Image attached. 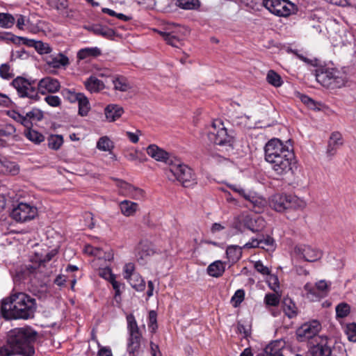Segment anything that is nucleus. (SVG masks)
<instances>
[{"label":"nucleus","instance_id":"f8f14e48","mask_svg":"<svg viewBox=\"0 0 356 356\" xmlns=\"http://www.w3.org/2000/svg\"><path fill=\"white\" fill-rule=\"evenodd\" d=\"M117 186L120 193L124 196L136 200H143L145 198V192L143 189L127 182L122 180L118 181Z\"/></svg>","mask_w":356,"mask_h":356},{"label":"nucleus","instance_id":"423d86ee","mask_svg":"<svg viewBox=\"0 0 356 356\" xmlns=\"http://www.w3.org/2000/svg\"><path fill=\"white\" fill-rule=\"evenodd\" d=\"M316 79L324 87L335 88L345 85L346 76L343 72L336 69L326 68L316 72Z\"/></svg>","mask_w":356,"mask_h":356},{"label":"nucleus","instance_id":"a19ab883","mask_svg":"<svg viewBox=\"0 0 356 356\" xmlns=\"http://www.w3.org/2000/svg\"><path fill=\"white\" fill-rule=\"evenodd\" d=\"M79 104V114L81 116H86L88 115L90 106L88 98L83 95L81 98L78 100Z\"/></svg>","mask_w":356,"mask_h":356},{"label":"nucleus","instance_id":"0eeeda50","mask_svg":"<svg viewBox=\"0 0 356 356\" xmlns=\"http://www.w3.org/2000/svg\"><path fill=\"white\" fill-rule=\"evenodd\" d=\"M264 6L272 14L286 17L295 14L298 8L289 0H263Z\"/></svg>","mask_w":356,"mask_h":356},{"label":"nucleus","instance_id":"a211bd4d","mask_svg":"<svg viewBox=\"0 0 356 356\" xmlns=\"http://www.w3.org/2000/svg\"><path fill=\"white\" fill-rule=\"evenodd\" d=\"M44 60L49 67L55 69L65 67L70 63L67 56L62 53L47 56Z\"/></svg>","mask_w":356,"mask_h":356},{"label":"nucleus","instance_id":"20e7f679","mask_svg":"<svg viewBox=\"0 0 356 356\" xmlns=\"http://www.w3.org/2000/svg\"><path fill=\"white\" fill-rule=\"evenodd\" d=\"M270 207L277 212H284L286 210H302L306 207V202L296 195L276 193L269 200Z\"/></svg>","mask_w":356,"mask_h":356},{"label":"nucleus","instance_id":"72a5a7b5","mask_svg":"<svg viewBox=\"0 0 356 356\" xmlns=\"http://www.w3.org/2000/svg\"><path fill=\"white\" fill-rule=\"evenodd\" d=\"M15 131V127L10 124H7L0 127V139L3 142V146L6 145V138L13 136Z\"/></svg>","mask_w":356,"mask_h":356},{"label":"nucleus","instance_id":"9b49d317","mask_svg":"<svg viewBox=\"0 0 356 356\" xmlns=\"http://www.w3.org/2000/svg\"><path fill=\"white\" fill-rule=\"evenodd\" d=\"M321 325L319 321L313 320L302 324L296 330V337L299 341H306L314 339L317 341Z\"/></svg>","mask_w":356,"mask_h":356},{"label":"nucleus","instance_id":"13d9d810","mask_svg":"<svg viewBox=\"0 0 356 356\" xmlns=\"http://www.w3.org/2000/svg\"><path fill=\"white\" fill-rule=\"evenodd\" d=\"M244 298V291L243 290H237L234 295L232 296L231 302H232L234 307H238L243 300Z\"/></svg>","mask_w":356,"mask_h":356},{"label":"nucleus","instance_id":"f704fd0d","mask_svg":"<svg viewBox=\"0 0 356 356\" xmlns=\"http://www.w3.org/2000/svg\"><path fill=\"white\" fill-rule=\"evenodd\" d=\"M266 81L269 84L276 88L280 87L283 83L282 77L274 70L268 72Z\"/></svg>","mask_w":356,"mask_h":356},{"label":"nucleus","instance_id":"37998d69","mask_svg":"<svg viewBox=\"0 0 356 356\" xmlns=\"http://www.w3.org/2000/svg\"><path fill=\"white\" fill-rule=\"evenodd\" d=\"M8 115L10 118L15 120L16 122L21 123L22 125H24L26 127H29L31 124V122L29 121V119L26 118V116L21 115L20 113H19L18 112H17L15 110L9 111L8 112Z\"/></svg>","mask_w":356,"mask_h":356},{"label":"nucleus","instance_id":"0e129e2a","mask_svg":"<svg viewBox=\"0 0 356 356\" xmlns=\"http://www.w3.org/2000/svg\"><path fill=\"white\" fill-rule=\"evenodd\" d=\"M254 266L257 272L260 273L264 275H269L270 273L269 268L265 266L261 261H256L254 263Z\"/></svg>","mask_w":356,"mask_h":356},{"label":"nucleus","instance_id":"c03bdc74","mask_svg":"<svg viewBox=\"0 0 356 356\" xmlns=\"http://www.w3.org/2000/svg\"><path fill=\"white\" fill-rule=\"evenodd\" d=\"M113 147V143L107 136L101 137L97 143V148L101 151L109 152Z\"/></svg>","mask_w":356,"mask_h":356},{"label":"nucleus","instance_id":"603ef678","mask_svg":"<svg viewBox=\"0 0 356 356\" xmlns=\"http://www.w3.org/2000/svg\"><path fill=\"white\" fill-rule=\"evenodd\" d=\"M350 313V306L346 303H340L336 307L337 316L344 318Z\"/></svg>","mask_w":356,"mask_h":356},{"label":"nucleus","instance_id":"2f4dec72","mask_svg":"<svg viewBox=\"0 0 356 356\" xmlns=\"http://www.w3.org/2000/svg\"><path fill=\"white\" fill-rule=\"evenodd\" d=\"M159 33L166 41V42L172 47H179L181 44V40L174 33L163 31H159Z\"/></svg>","mask_w":356,"mask_h":356},{"label":"nucleus","instance_id":"680f3d73","mask_svg":"<svg viewBox=\"0 0 356 356\" xmlns=\"http://www.w3.org/2000/svg\"><path fill=\"white\" fill-rule=\"evenodd\" d=\"M44 100L49 106L53 107L59 106L61 103L60 97L54 95H48L44 98Z\"/></svg>","mask_w":356,"mask_h":356},{"label":"nucleus","instance_id":"4468645a","mask_svg":"<svg viewBox=\"0 0 356 356\" xmlns=\"http://www.w3.org/2000/svg\"><path fill=\"white\" fill-rule=\"evenodd\" d=\"M308 298H319L324 297L329 291V285L325 280H320L315 285L307 283L304 286Z\"/></svg>","mask_w":356,"mask_h":356},{"label":"nucleus","instance_id":"4c0bfd02","mask_svg":"<svg viewBox=\"0 0 356 356\" xmlns=\"http://www.w3.org/2000/svg\"><path fill=\"white\" fill-rule=\"evenodd\" d=\"M128 330L129 337H135L142 335L139 331L138 326L133 315H129L127 317Z\"/></svg>","mask_w":356,"mask_h":356},{"label":"nucleus","instance_id":"6ab92c4d","mask_svg":"<svg viewBox=\"0 0 356 356\" xmlns=\"http://www.w3.org/2000/svg\"><path fill=\"white\" fill-rule=\"evenodd\" d=\"M343 145L342 136L339 132H333L329 139L326 154L328 156H334L337 149Z\"/></svg>","mask_w":356,"mask_h":356},{"label":"nucleus","instance_id":"49530a36","mask_svg":"<svg viewBox=\"0 0 356 356\" xmlns=\"http://www.w3.org/2000/svg\"><path fill=\"white\" fill-rule=\"evenodd\" d=\"M33 47L40 54H48L52 51L51 47L48 43L42 41H34Z\"/></svg>","mask_w":356,"mask_h":356},{"label":"nucleus","instance_id":"dca6fc26","mask_svg":"<svg viewBox=\"0 0 356 356\" xmlns=\"http://www.w3.org/2000/svg\"><path fill=\"white\" fill-rule=\"evenodd\" d=\"M243 225L252 232H259L264 229L266 223L263 218L247 215L243 219Z\"/></svg>","mask_w":356,"mask_h":356},{"label":"nucleus","instance_id":"9d476101","mask_svg":"<svg viewBox=\"0 0 356 356\" xmlns=\"http://www.w3.org/2000/svg\"><path fill=\"white\" fill-rule=\"evenodd\" d=\"M229 187L233 191L238 193L245 200L248 202L250 207L257 209L256 211L257 212H259L266 204L265 199L255 191L245 189L239 185L235 184L229 185Z\"/></svg>","mask_w":356,"mask_h":356},{"label":"nucleus","instance_id":"a18cd8bd","mask_svg":"<svg viewBox=\"0 0 356 356\" xmlns=\"http://www.w3.org/2000/svg\"><path fill=\"white\" fill-rule=\"evenodd\" d=\"M63 143V138L60 135H52L48 138L49 147L57 150Z\"/></svg>","mask_w":356,"mask_h":356},{"label":"nucleus","instance_id":"6e6552de","mask_svg":"<svg viewBox=\"0 0 356 356\" xmlns=\"http://www.w3.org/2000/svg\"><path fill=\"white\" fill-rule=\"evenodd\" d=\"M38 215V210L33 203L19 202L15 207L10 217L17 222H26L35 219Z\"/></svg>","mask_w":356,"mask_h":356},{"label":"nucleus","instance_id":"cd10ccee","mask_svg":"<svg viewBox=\"0 0 356 356\" xmlns=\"http://www.w3.org/2000/svg\"><path fill=\"white\" fill-rule=\"evenodd\" d=\"M31 83L23 77L18 76L12 81V85L17 90L19 96L23 97Z\"/></svg>","mask_w":356,"mask_h":356},{"label":"nucleus","instance_id":"aec40b11","mask_svg":"<svg viewBox=\"0 0 356 356\" xmlns=\"http://www.w3.org/2000/svg\"><path fill=\"white\" fill-rule=\"evenodd\" d=\"M147 154L157 161L166 162L168 153L156 145H150L147 147Z\"/></svg>","mask_w":356,"mask_h":356},{"label":"nucleus","instance_id":"5701e85b","mask_svg":"<svg viewBox=\"0 0 356 356\" xmlns=\"http://www.w3.org/2000/svg\"><path fill=\"white\" fill-rule=\"evenodd\" d=\"M0 172L15 175L19 172V168L17 164L8 161L6 157L1 155L0 159Z\"/></svg>","mask_w":356,"mask_h":356},{"label":"nucleus","instance_id":"8fccbe9b","mask_svg":"<svg viewBox=\"0 0 356 356\" xmlns=\"http://www.w3.org/2000/svg\"><path fill=\"white\" fill-rule=\"evenodd\" d=\"M45 1L49 7L58 10H64L68 6L67 0H45Z\"/></svg>","mask_w":356,"mask_h":356},{"label":"nucleus","instance_id":"2eb2a0df","mask_svg":"<svg viewBox=\"0 0 356 356\" xmlns=\"http://www.w3.org/2000/svg\"><path fill=\"white\" fill-rule=\"evenodd\" d=\"M60 85L59 81L54 78L46 76L39 81L38 83V91L44 95L46 93H54L59 90Z\"/></svg>","mask_w":356,"mask_h":356},{"label":"nucleus","instance_id":"58836bf2","mask_svg":"<svg viewBox=\"0 0 356 356\" xmlns=\"http://www.w3.org/2000/svg\"><path fill=\"white\" fill-rule=\"evenodd\" d=\"M92 31L97 34L107 38H111L115 35V31L106 26L96 25L92 27Z\"/></svg>","mask_w":356,"mask_h":356},{"label":"nucleus","instance_id":"7c9ffc66","mask_svg":"<svg viewBox=\"0 0 356 356\" xmlns=\"http://www.w3.org/2000/svg\"><path fill=\"white\" fill-rule=\"evenodd\" d=\"M128 282L133 288L138 291H142L145 289V281L138 273L132 275L131 277L128 280Z\"/></svg>","mask_w":356,"mask_h":356},{"label":"nucleus","instance_id":"338daca9","mask_svg":"<svg viewBox=\"0 0 356 356\" xmlns=\"http://www.w3.org/2000/svg\"><path fill=\"white\" fill-rule=\"evenodd\" d=\"M98 347L99 349L97 356H113L111 349L109 347L101 346L99 343H98Z\"/></svg>","mask_w":356,"mask_h":356},{"label":"nucleus","instance_id":"774afa93","mask_svg":"<svg viewBox=\"0 0 356 356\" xmlns=\"http://www.w3.org/2000/svg\"><path fill=\"white\" fill-rule=\"evenodd\" d=\"M83 94L81 92H76L74 91H67V98L71 102H77Z\"/></svg>","mask_w":356,"mask_h":356},{"label":"nucleus","instance_id":"393cba45","mask_svg":"<svg viewBox=\"0 0 356 356\" xmlns=\"http://www.w3.org/2000/svg\"><path fill=\"white\" fill-rule=\"evenodd\" d=\"M122 213L127 217L134 216L138 209V204L130 200H123L119 204Z\"/></svg>","mask_w":356,"mask_h":356},{"label":"nucleus","instance_id":"473e14b6","mask_svg":"<svg viewBox=\"0 0 356 356\" xmlns=\"http://www.w3.org/2000/svg\"><path fill=\"white\" fill-rule=\"evenodd\" d=\"M283 310L284 314L290 318L298 314V309L295 303L290 299L284 300Z\"/></svg>","mask_w":356,"mask_h":356},{"label":"nucleus","instance_id":"bf43d9fd","mask_svg":"<svg viewBox=\"0 0 356 356\" xmlns=\"http://www.w3.org/2000/svg\"><path fill=\"white\" fill-rule=\"evenodd\" d=\"M149 328L152 332H155L158 326L156 323V313L154 311H150L149 313Z\"/></svg>","mask_w":356,"mask_h":356},{"label":"nucleus","instance_id":"39448f33","mask_svg":"<svg viewBox=\"0 0 356 356\" xmlns=\"http://www.w3.org/2000/svg\"><path fill=\"white\" fill-rule=\"evenodd\" d=\"M167 176L170 180L177 181L184 187H191L196 184V177L193 170L179 161L170 165Z\"/></svg>","mask_w":356,"mask_h":356},{"label":"nucleus","instance_id":"5fc2aeb1","mask_svg":"<svg viewBox=\"0 0 356 356\" xmlns=\"http://www.w3.org/2000/svg\"><path fill=\"white\" fill-rule=\"evenodd\" d=\"M281 348V344L278 341L270 343L265 348L264 356L273 355L275 352L278 351Z\"/></svg>","mask_w":356,"mask_h":356},{"label":"nucleus","instance_id":"e433bc0d","mask_svg":"<svg viewBox=\"0 0 356 356\" xmlns=\"http://www.w3.org/2000/svg\"><path fill=\"white\" fill-rule=\"evenodd\" d=\"M113 83L115 90H120L121 92H126L131 88V86L127 80L122 76L113 79Z\"/></svg>","mask_w":356,"mask_h":356},{"label":"nucleus","instance_id":"79ce46f5","mask_svg":"<svg viewBox=\"0 0 356 356\" xmlns=\"http://www.w3.org/2000/svg\"><path fill=\"white\" fill-rule=\"evenodd\" d=\"M260 248L267 251H273L275 249V240L270 236H260Z\"/></svg>","mask_w":356,"mask_h":356},{"label":"nucleus","instance_id":"6e6d98bb","mask_svg":"<svg viewBox=\"0 0 356 356\" xmlns=\"http://www.w3.org/2000/svg\"><path fill=\"white\" fill-rule=\"evenodd\" d=\"M240 253V250L234 246L228 247L226 250L227 257L232 261L238 259Z\"/></svg>","mask_w":356,"mask_h":356},{"label":"nucleus","instance_id":"412c9836","mask_svg":"<svg viewBox=\"0 0 356 356\" xmlns=\"http://www.w3.org/2000/svg\"><path fill=\"white\" fill-rule=\"evenodd\" d=\"M84 252L90 255L97 257L99 259L111 261L113 258V254L111 252H105L102 248L93 247L90 245H86L84 248Z\"/></svg>","mask_w":356,"mask_h":356},{"label":"nucleus","instance_id":"7ed1b4c3","mask_svg":"<svg viewBox=\"0 0 356 356\" xmlns=\"http://www.w3.org/2000/svg\"><path fill=\"white\" fill-rule=\"evenodd\" d=\"M35 310V300L18 293L3 300L0 313L6 319H28L33 317Z\"/></svg>","mask_w":356,"mask_h":356},{"label":"nucleus","instance_id":"1a4fd4ad","mask_svg":"<svg viewBox=\"0 0 356 356\" xmlns=\"http://www.w3.org/2000/svg\"><path fill=\"white\" fill-rule=\"evenodd\" d=\"M208 138L211 143L220 146H232L233 138L227 134L226 128L220 120H215L209 131Z\"/></svg>","mask_w":356,"mask_h":356},{"label":"nucleus","instance_id":"e2e57ef3","mask_svg":"<svg viewBox=\"0 0 356 356\" xmlns=\"http://www.w3.org/2000/svg\"><path fill=\"white\" fill-rule=\"evenodd\" d=\"M22 97H29L34 100H38L39 99L38 92L31 85L28 87V90L25 91V94H23Z\"/></svg>","mask_w":356,"mask_h":356},{"label":"nucleus","instance_id":"ddd939ff","mask_svg":"<svg viewBox=\"0 0 356 356\" xmlns=\"http://www.w3.org/2000/svg\"><path fill=\"white\" fill-rule=\"evenodd\" d=\"M295 252L305 261L314 262L322 257V252L309 245H300L295 248Z\"/></svg>","mask_w":356,"mask_h":356},{"label":"nucleus","instance_id":"b1692460","mask_svg":"<svg viewBox=\"0 0 356 356\" xmlns=\"http://www.w3.org/2000/svg\"><path fill=\"white\" fill-rule=\"evenodd\" d=\"M142 335L129 337L127 343V352L129 356H137L140 352Z\"/></svg>","mask_w":356,"mask_h":356},{"label":"nucleus","instance_id":"864d4df0","mask_svg":"<svg viewBox=\"0 0 356 356\" xmlns=\"http://www.w3.org/2000/svg\"><path fill=\"white\" fill-rule=\"evenodd\" d=\"M26 117L29 120L40 121L43 118L44 114L39 108H34L26 113Z\"/></svg>","mask_w":356,"mask_h":356},{"label":"nucleus","instance_id":"c85d7f7f","mask_svg":"<svg viewBox=\"0 0 356 356\" xmlns=\"http://www.w3.org/2000/svg\"><path fill=\"white\" fill-rule=\"evenodd\" d=\"M207 273L214 277L221 276L225 271V266L221 261H216L207 267Z\"/></svg>","mask_w":356,"mask_h":356},{"label":"nucleus","instance_id":"4be33fe9","mask_svg":"<svg viewBox=\"0 0 356 356\" xmlns=\"http://www.w3.org/2000/svg\"><path fill=\"white\" fill-rule=\"evenodd\" d=\"M106 118L109 122L119 119L124 113V109L118 104H109L104 109Z\"/></svg>","mask_w":356,"mask_h":356},{"label":"nucleus","instance_id":"bb28decb","mask_svg":"<svg viewBox=\"0 0 356 356\" xmlns=\"http://www.w3.org/2000/svg\"><path fill=\"white\" fill-rule=\"evenodd\" d=\"M99 55H101V50L97 47L83 48L77 53V57L80 60L95 58Z\"/></svg>","mask_w":356,"mask_h":356},{"label":"nucleus","instance_id":"f257e3e1","mask_svg":"<svg viewBox=\"0 0 356 356\" xmlns=\"http://www.w3.org/2000/svg\"><path fill=\"white\" fill-rule=\"evenodd\" d=\"M37 332L32 328L18 327L10 330L7 334L6 344L0 348V356H33V343L36 340Z\"/></svg>","mask_w":356,"mask_h":356},{"label":"nucleus","instance_id":"4d7b16f0","mask_svg":"<svg viewBox=\"0 0 356 356\" xmlns=\"http://www.w3.org/2000/svg\"><path fill=\"white\" fill-rule=\"evenodd\" d=\"M264 301L267 305L277 306L280 302V298L277 294L268 293L265 296Z\"/></svg>","mask_w":356,"mask_h":356},{"label":"nucleus","instance_id":"052dcab7","mask_svg":"<svg viewBox=\"0 0 356 356\" xmlns=\"http://www.w3.org/2000/svg\"><path fill=\"white\" fill-rule=\"evenodd\" d=\"M135 272V266L132 263H129L124 265L123 268V275L124 279L129 280L131 277L132 275L136 274Z\"/></svg>","mask_w":356,"mask_h":356},{"label":"nucleus","instance_id":"c756f323","mask_svg":"<svg viewBox=\"0 0 356 356\" xmlns=\"http://www.w3.org/2000/svg\"><path fill=\"white\" fill-rule=\"evenodd\" d=\"M85 86L90 92H97L104 89V84L95 76H90L86 82Z\"/></svg>","mask_w":356,"mask_h":356},{"label":"nucleus","instance_id":"ea45409f","mask_svg":"<svg viewBox=\"0 0 356 356\" xmlns=\"http://www.w3.org/2000/svg\"><path fill=\"white\" fill-rule=\"evenodd\" d=\"M15 22V17L9 13H0V26L4 29L11 28Z\"/></svg>","mask_w":356,"mask_h":356},{"label":"nucleus","instance_id":"c9c22d12","mask_svg":"<svg viewBox=\"0 0 356 356\" xmlns=\"http://www.w3.org/2000/svg\"><path fill=\"white\" fill-rule=\"evenodd\" d=\"M24 135L29 140L35 143H40L44 140V136L42 134L32 129H26Z\"/></svg>","mask_w":356,"mask_h":356},{"label":"nucleus","instance_id":"f3484780","mask_svg":"<svg viewBox=\"0 0 356 356\" xmlns=\"http://www.w3.org/2000/svg\"><path fill=\"white\" fill-rule=\"evenodd\" d=\"M316 341V345H314L312 349L314 356H332L331 347L326 337H318Z\"/></svg>","mask_w":356,"mask_h":356},{"label":"nucleus","instance_id":"de8ad7c7","mask_svg":"<svg viewBox=\"0 0 356 356\" xmlns=\"http://www.w3.org/2000/svg\"><path fill=\"white\" fill-rule=\"evenodd\" d=\"M198 0H177V5L183 9L192 10L198 6Z\"/></svg>","mask_w":356,"mask_h":356},{"label":"nucleus","instance_id":"3c124183","mask_svg":"<svg viewBox=\"0 0 356 356\" xmlns=\"http://www.w3.org/2000/svg\"><path fill=\"white\" fill-rule=\"evenodd\" d=\"M345 332L350 341L356 342V323L347 324Z\"/></svg>","mask_w":356,"mask_h":356},{"label":"nucleus","instance_id":"09e8293b","mask_svg":"<svg viewBox=\"0 0 356 356\" xmlns=\"http://www.w3.org/2000/svg\"><path fill=\"white\" fill-rule=\"evenodd\" d=\"M14 76L13 70L10 66L7 63H3L0 65V77L3 79L9 80Z\"/></svg>","mask_w":356,"mask_h":356},{"label":"nucleus","instance_id":"a878e982","mask_svg":"<svg viewBox=\"0 0 356 356\" xmlns=\"http://www.w3.org/2000/svg\"><path fill=\"white\" fill-rule=\"evenodd\" d=\"M99 275L100 277L105 280L110 281L113 288L115 291V297L120 295V284L115 280V275L112 273L111 268H103L99 270Z\"/></svg>","mask_w":356,"mask_h":356},{"label":"nucleus","instance_id":"f03ea898","mask_svg":"<svg viewBox=\"0 0 356 356\" xmlns=\"http://www.w3.org/2000/svg\"><path fill=\"white\" fill-rule=\"evenodd\" d=\"M265 161L278 175H285L292 170L294 154L278 138L270 140L264 147Z\"/></svg>","mask_w":356,"mask_h":356},{"label":"nucleus","instance_id":"69168bd1","mask_svg":"<svg viewBox=\"0 0 356 356\" xmlns=\"http://www.w3.org/2000/svg\"><path fill=\"white\" fill-rule=\"evenodd\" d=\"M260 236L257 238H252L250 241L245 243L243 246V249H251L255 248H260Z\"/></svg>","mask_w":356,"mask_h":356}]
</instances>
